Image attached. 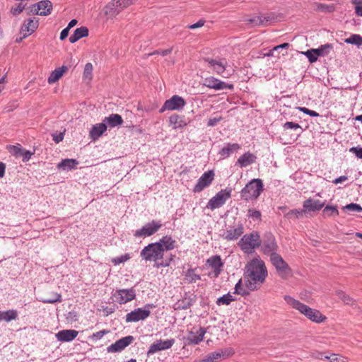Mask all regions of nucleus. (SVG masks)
I'll return each mask as SVG.
<instances>
[{
	"instance_id": "4",
	"label": "nucleus",
	"mask_w": 362,
	"mask_h": 362,
	"mask_svg": "<svg viewBox=\"0 0 362 362\" xmlns=\"http://www.w3.org/2000/svg\"><path fill=\"white\" fill-rule=\"evenodd\" d=\"M264 189L262 180L255 178L250 180L240 191V198L245 201L255 200Z\"/></svg>"
},
{
	"instance_id": "37",
	"label": "nucleus",
	"mask_w": 362,
	"mask_h": 362,
	"mask_svg": "<svg viewBox=\"0 0 362 362\" xmlns=\"http://www.w3.org/2000/svg\"><path fill=\"white\" fill-rule=\"evenodd\" d=\"M194 303V299L191 297H185L176 303V309L187 310L189 309Z\"/></svg>"
},
{
	"instance_id": "33",
	"label": "nucleus",
	"mask_w": 362,
	"mask_h": 362,
	"mask_svg": "<svg viewBox=\"0 0 362 362\" xmlns=\"http://www.w3.org/2000/svg\"><path fill=\"white\" fill-rule=\"evenodd\" d=\"M67 71L66 66H62L58 69H54L49 76L47 81L49 84L54 83L57 82L63 75L64 72Z\"/></svg>"
},
{
	"instance_id": "26",
	"label": "nucleus",
	"mask_w": 362,
	"mask_h": 362,
	"mask_svg": "<svg viewBox=\"0 0 362 362\" xmlns=\"http://www.w3.org/2000/svg\"><path fill=\"white\" fill-rule=\"evenodd\" d=\"M106 130L107 126H105V123L103 122L102 123L96 124L93 126L90 131V138L92 140L95 141L98 139Z\"/></svg>"
},
{
	"instance_id": "8",
	"label": "nucleus",
	"mask_w": 362,
	"mask_h": 362,
	"mask_svg": "<svg viewBox=\"0 0 362 362\" xmlns=\"http://www.w3.org/2000/svg\"><path fill=\"white\" fill-rule=\"evenodd\" d=\"M155 308L153 304H146L143 308H136L126 315L127 322H136L139 320H144L149 317L151 309Z\"/></svg>"
},
{
	"instance_id": "12",
	"label": "nucleus",
	"mask_w": 362,
	"mask_h": 362,
	"mask_svg": "<svg viewBox=\"0 0 362 362\" xmlns=\"http://www.w3.org/2000/svg\"><path fill=\"white\" fill-rule=\"evenodd\" d=\"M136 291L131 288L128 289H118L112 294L113 300L119 303L125 304L132 301L136 298Z\"/></svg>"
},
{
	"instance_id": "63",
	"label": "nucleus",
	"mask_w": 362,
	"mask_h": 362,
	"mask_svg": "<svg viewBox=\"0 0 362 362\" xmlns=\"http://www.w3.org/2000/svg\"><path fill=\"white\" fill-rule=\"evenodd\" d=\"M204 23H205V21L201 19L199 21H197V23L188 25V28L189 29H191V30L196 29V28H201V27H202L204 25Z\"/></svg>"
},
{
	"instance_id": "55",
	"label": "nucleus",
	"mask_w": 362,
	"mask_h": 362,
	"mask_svg": "<svg viewBox=\"0 0 362 362\" xmlns=\"http://www.w3.org/2000/svg\"><path fill=\"white\" fill-rule=\"evenodd\" d=\"M42 301L45 303H55L57 302H61L62 296L58 293H55L54 298L43 299Z\"/></svg>"
},
{
	"instance_id": "35",
	"label": "nucleus",
	"mask_w": 362,
	"mask_h": 362,
	"mask_svg": "<svg viewBox=\"0 0 362 362\" xmlns=\"http://www.w3.org/2000/svg\"><path fill=\"white\" fill-rule=\"evenodd\" d=\"M196 270V268H190L186 271L185 274V280L186 281L187 283L192 284L201 279L200 275L195 272Z\"/></svg>"
},
{
	"instance_id": "1",
	"label": "nucleus",
	"mask_w": 362,
	"mask_h": 362,
	"mask_svg": "<svg viewBox=\"0 0 362 362\" xmlns=\"http://www.w3.org/2000/svg\"><path fill=\"white\" fill-rule=\"evenodd\" d=\"M267 275L264 262L259 257L253 258L245 266V286L250 291L258 290L265 282Z\"/></svg>"
},
{
	"instance_id": "15",
	"label": "nucleus",
	"mask_w": 362,
	"mask_h": 362,
	"mask_svg": "<svg viewBox=\"0 0 362 362\" xmlns=\"http://www.w3.org/2000/svg\"><path fill=\"white\" fill-rule=\"evenodd\" d=\"M206 329L200 327L199 329L191 330L187 337H184L185 344L187 345H196L203 341Z\"/></svg>"
},
{
	"instance_id": "9",
	"label": "nucleus",
	"mask_w": 362,
	"mask_h": 362,
	"mask_svg": "<svg viewBox=\"0 0 362 362\" xmlns=\"http://www.w3.org/2000/svg\"><path fill=\"white\" fill-rule=\"evenodd\" d=\"M162 226L160 221L153 220L146 223L141 228L134 231L135 238H145L155 234Z\"/></svg>"
},
{
	"instance_id": "29",
	"label": "nucleus",
	"mask_w": 362,
	"mask_h": 362,
	"mask_svg": "<svg viewBox=\"0 0 362 362\" xmlns=\"http://www.w3.org/2000/svg\"><path fill=\"white\" fill-rule=\"evenodd\" d=\"M257 157L250 152H246L239 157L237 160V164L241 168L247 167L255 162Z\"/></svg>"
},
{
	"instance_id": "49",
	"label": "nucleus",
	"mask_w": 362,
	"mask_h": 362,
	"mask_svg": "<svg viewBox=\"0 0 362 362\" xmlns=\"http://www.w3.org/2000/svg\"><path fill=\"white\" fill-rule=\"evenodd\" d=\"M247 216L251 218L253 221H261V213L259 211L250 209L248 210Z\"/></svg>"
},
{
	"instance_id": "43",
	"label": "nucleus",
	"mask_w": 362,
	"mask_h": 362,
	"mask_svg": "<svg viewBox=\"0 0 362 362\" xmlns=\"http://www.w3.org/2000/svg\"><path fill=\"white\" fill-rule=\"evenodd\" d=\"M336 295L338 296L339 299H341L345 304L347 305H354V300L352 298H351L349 295L345 293L342 291H337L336 292Z\"/></svg>"
},
{
	"instance_id": "20",
	"label": "nucleus",
	"mask_w": 362,
	"mask_h": 362,
	"mask_svg": "<svg viewBox=\"0 0 362 362\" xmlns=\"http://www.w3.org/2000/svg\"><path fill=\"white\" fill-rule=\"evenodd\" d=\"M207 264L213 269V272L209 276L213 275V277L217 278L222 272L223 263L219 255H215L207 259Z\"/></svg>"
},
{
	"instance_id": "36",
	"label": "nucleus",
	"mask_w": 362,
	"mask_h": 362,
	"mask_svg": "<svg viewBox=\"0 0 362 362\" xmlns=\"http://www.w3.org/2000/svg\"><path fill=\"white\" fill-rule=\"evenodd\" d=\"M18 317V313L16 310L0 311V321L10 322Z\"/></svg>"
},
{
	"instance_id": "5",
	"label": "nucleus",
	"mask_w": 362,
	"mask_h": 362,
	"mask_svg": "<svg viewBox=\"0 0 362 362\" xmlns=\"http://www.w3.org/2000/svg\"><path fill=\"white\" fill-rule=\"evenodd\" d=\"M261 239L257 231L244 235L238 242V246L247 254H251L254 250L261 245Z\"/></svg>"
},
{
	"instance_id": "25",
	"label": "nucleus",
	"mask_w": 362,
	"mask_h": 362,
	"mask_svg": "<svg viewBox=\"0 0 362 362\" xmlns=\"http://www.w3.org/2000/svg\"><path fill=\"white\" fill-rule=\"evenodd\" d=\"M243 233V227L242 225H238L236 228H230L226 230L222 236L227 240H234L238 239Z\"/></svg>"
},
{
	"instance_id": "51",
	"label": "nucleus",
	"mask_w": 362,
	"mask_h": 362,
	"mask_svg": "<svg viewBox=\"0 0 362 362\" xmlns=\"http://www.w3.org/2000/svg\"><path fill=\"white\" fill-rule=\"evenodd\" d=\"M34 153L35 151L32 152L30 151L23 148L20 154V158H22L23 162H27L30 159Z\"/></svg>"
},
{
	"instance_id": "2",
	"label": "nucleus",
	"mask_w": 362,
	"mask_h": 362,
	"mask_svg": "<svg viewBox=\"0 0 362 362\" xmlns=\"http://www.w3.org/2000/svg\"><path fill=\"white\" fill-rule=\"evenodd\" d=\"M284 299L288 304L299 310L313 322L320 323L326 320V317L319 310L313 309L289 296H285Z\"/></svg>"
},
{
	"instance_id": "11",
	"label": "nucleus",
	"mask_w": 362,
	"mask_h": 362,
	"mask_svg": "<svg viewBox=\"0 0 362 362\" xmlns=\"http://www.w3.org/2000/svg\"><path fill=\"white\" fill-rule=\"evenodd\" d=\"M278 249L279 247L274 236L272 233L266 234L262 245V252L264 255H269L271 258L274 255H279L277 253Z\"/></svg>"
},
{
	"instance_id": "56",
	"label": "nucleus",
	"mask_w": 362,
	"mask_h": 362,
	"mask_svg": "<svg viewBox=\"0 0 362 362\" xmlns=\"http://www.w3.org/2000/svg\"><path fill=\"white\" fill-rule=\"evenodd\" d=\"M262 25H266L268 22L272 21L275 19V16L274 13H267L265 15L261 16Z\"/></svg>"
},
{
	"instance_id": "16",
	"label": "nucleus",
	"mask_w": 362,
	"mask_h": 362,
	"mask_svg": "<svg viewBox=\"0 0 362 362\" xmlns=\"http://www.w3.org/2000/svg\"><path fill=\"white\" fill-rule=\"evenodd\" d=\"M134 340V337L132 335H129L119 339L116 341L114 344H112L107 348V351L109 353L120 352L124 350L127 346L130 345Z\"/></svg>"
},
{
	"instance_id": "62",
	"label": "nucleus",
	"mask_w": 362,
	"mask_h": 362,
	"mask_svg": "<svg viewBox=\"0 0 362 362\" xmlns=\"http://www.w3.org/2000/svg\"><path fill=\"white\" fill-rule=\"evenodd\" d=\"M221 120L222 117L211 118L209 119L207 125L208 127H214Z\"/></svg>"
},
{
	"instance_id": "3",
	"label": "nucleus",
	"mask_w": 362,
	"mask_h": 362,
	"mask_svg": "<svg viewBox=\"0 0 362 362\" xmlns=\"http://www.w3.org/2000/svg\"><path fill=\"white\" fill-rule=\"evenodd\" d=\"M163 252L161 249V246L157 243H150L147 246L144 247L141 252L140 256L146 261H153L156 263L158 267H166L169 266V262L162 261L159 262V260L163 259Z\"/></svg>"
},
{
	"instance_id": "44",
	"label": "nucleus",
	"mask_w": 362,
	"mask_h": 362,
	"mask_svg": "<svg viewBox=\"0 0 362 362\" xmlns=\"http://www.w3.org/2000/svg\"><path fill=\"white\" fill-rule=\"evenodd\" d=\"M225 352H212L209 354L205 358L203 359L204 362H217V361L223 356Z\"/></svg>"
},
{
	"instance_id": "7",
	"label": "nucleus",
	"mask_w": 362,
	"mask_h": 362,
	"mask_svg": "<svg viewBox=\"0 0 362 362\" xmlns=\"http://www.w3.org/2000/svg\"><path fill=\"white\" fill-rule=\"evenodd\" d=\"M232 189L226 188L218 192L208 202L206 208L211 211L223 206L231 197Z\"/></svg>"
},
{
	"instance_id": "22",
	"label": "nucleus",
	"mask_w": 362,
	"mask_h": 362,
	"mask_svg": "<svg viewBox=\"0 0 362 362\" xmlns=\"http://www.w3.org/2000/svg\"><path fill=\"white\" fill-rule=\"evenodd\" d=\"M34 7H37V14L42 16L49 15L52 11V3L49 0H42L34 4Z\"/></svg>"
},
{
	"instance_id": "59",
	"label": "nucleus",
	"mask_w": 362,
	"mask_h": 362,
	"mask_svg": "<svg viewBox=\"0 0 362 362\" xmlns=\"http://www.w3.org/2000/svg\"><path fill=\"white\" fill-rule=\"evenodd\" d=\"M330 362H347V359L342 356L332 354V358H330Z\"/></svg>"
},
{
	"instance_id": "54",
	"label": "nucleus",
	"mask_w": 362,
	"mask_h": 362,
	"mask_svg": "<svg viewBox=\"0 0 362 362\" xmlns=\"http://www.w3.org/2000/svg\"><path fill=\"white\" fill-rule=\"evenodd\" d=\"M109 332H110L109 330H106V329L100 330L99 332L93 333L90 336V339L93 340H95V341H98V340L102 339L104 337V335L109 333Z\"/></svg>"
},
{
	"instance_id": "58",
	"label": "nucleus",
	"mask_w": 362,
	"mask_h": 362,
	"mask_svg": "<svg viewBox=\"0 0 362 362\" xmlns=\"http://www.w3.org/2000/svg\"><path fill=\"white\" fill-rule=\"evenodd\" d=\"M351 153L355 154V156L358 158H362V147L361 146H355L352 147L349 149Z\"/></svg>"
},
{
	"instance_id": "64",
	"label": "nucleus",
	"mask_w": 362,
	"mask_h": 362,
	"mask_svg": "<svg viewBox=\"0 0 362 362\" xmlns=\"http://www.w3.org/2000/svg\"><path fill=\"white\" fill-rule=\"evenodd\" d=\"M173 49L170 48V49H163V50H157V51H155L154 52L150 54V55H152V54H160L161 56H166L168 54H169L170 53H171Z\"/></svg>"
},
{
	"instance_id": "24",
	"label": "nucleus",
	"mask_w": 362,
	"mask_h": 362,
	"mask_svg": "<svg viewBox=\"0 0 362 362\" xmlns=\"http://www.w3.org/2000/svg\"><path fill=\"white\" fill-rule=\"evenodd\" d=\"M78 332L74 329H64L56 334V338L59 341H71L78 335Z\"/></svg>"
},
{
	"instance_id": "32",
	"label": "nucleus",
	"mask_w": 362,
	"mask_h": 362,
	"mask_svg": "<svg viewBox=\"0 0 362 362\" xmlns=\"http://www.w3.org/2000/svg\"><path fill=\"white\" fill-rule=\"evenodd\" d=\"M78 162L76 159H64L57 164V168L64 171H69L74 169Z\"/></svg>"
},
{
	"instance_id": "27",
	"label": "nucleus",
	"mask_w": 362,
	"mask_h": 362,
	"mask_svg": "<svg viewBox=\"0 0 362 362\" xmlns=\"http://www.w3.org/2000/svg\"><path fill=\"white\" fill-rule=\"evenodd\" d=\"M161 246L163 252L173 250L175 247L176 241L171 236H163L158 242H156Z\"/></svg>"
},
{
	"instance_id": "13",
	"label": "nucleus",
	"mask_w": 362,
	"mask_h": 362,
	"mask_svg": "<svg viewBox=\"0 0 362 362\" xmlns=\"http://www.w3.org/2000/svg\"><path fill=\"white\" fill-rule=\"evenodd\" d=\"M186 102L183 98L177 95L172 96L170 99L167 100L160 110V112H163L165 110H180L185 106Z\"/></svg>"
},
{
	"instance_id": "48",
	"label": "nucleus",
	"mask_w": 362,
	"mask_h": 362,
	"mask_svg": "<svg viewBox=\"0 0 362 362\" xmlns=\"http://www.w3.org/2000/svg\"><path fill=\"white\" fill-rule=\"evenodd\" d=\"M8 152L16 158H20V154L22 151V148L20 146L10 145L7 147Z\"/></svg>"
},
{
	"instance_id": "52",
	"label": "nucleus",
	"mask_w": 362,
	"mask_h": 362,
	"mask_svg": "<svg viewBox=\"0 0 362 362\" xmlns=\"http://www.w3.org/2000/svg\"><path fill=\"white\" fill-rule=\"evenodd\" d=\"M304 54L308 57L310 63L315 62L317 60V56L316 55L314 49L307 50L304 52Z\"/></svg>"
},
{
	"instance_id": "53",
	"label": "nucleus",
	"mask_w": 362,
	"mask_h": 362,
	"mask_svg": "<svg viewBox=\"0 0 362 362\" xmlns=\"http://www.w3.org/2000/svg\"><path fill=\"white\" fill-rule=\"evenodd\" d=\"M344 209H346L351 211H356V212H361L362 211V207L361 205L355 203H351L347 205H346L344 207Z\"/></svg>"
},
{
	"instance_id": "28",
	"label": "nucleus",
	"mask_w": 362,
	"mask_h": 362,
	"mask_svg": "<svg viewBox=\"0 0 362 362\" xmlns=\"http://www.w3.org/2000/svg\"><path fill=\"white\" fill-rule=\"evenodd\" d=\"M103 122L105 123V126L113 128L121 125L123 123V119L118 114H111L108 117H105Z\"/></svg>"
},
{
	"instance_id": "42",
	"label": "nucleus",
	"mask_w": 362,
	"mask_h": 362,
	"mask_svg": "<svg viewBox=\"0 0 362 362\" xmlns=\"http://www.w3.org/2000/svg\"><path fill=\"white\" fill-rule=\"evenodd\" d=\"M93 69V65L91 63L88 62V63L86 64V65L84 66L83 74V78L85 81H91L92 77H93V75H92Z\"/></svg>"
},
{
	"instance_id": "21",
	"label": "nucleus",
	"mask_w": 362,
	"mask_h": 362,
	"mask_svg": "<svg viewBox=\"0 0 362 362\" xmlns=\"http://www.w3.org/2000/svg\"><path fill=\"white\" fill-rule=\"evenodd\" d=\"M39 21L35 18H29L25 21L21 28V33L23 35V37L33 34L38 28Z\"/></svg>"
},
{
	"instance_id": "41",
	"label": "nucleus",
	"mask_w": 362,
	"mask_h": 362,
	"mask_svg": "<svg viewBox=\"0 0 362 362\" xmlns=\"http://www.w3.org/2000/svg\"><path fill=\"white\" fill-rule=\"evenodd\" d=\"M332 48V45L331 44L327 43L323 45H321L317 49H314L316 55L318 57H324L327 55L330 50Z\"/></svg>"
},
{
	"instance_id": "57",
	"label": "nucleus",
	"mask_w": 362,
	"mask_h": 362,
	"mask_svg": "<svg viewBox=\"0 0 362 362\" xmlns=\"http://www.w3.org/2000/svg\"><path fill=\"white\" fill-rule=\"evenodd\" d=\"M247 23L249 24H252L253 25H262V21L261 16L249 18V19L247 20Z\"/></svg>"
},
{
	"instance_id": "14",
	"label": "nucleus",
	"mask_w": 362,
	"mask_h": 362,
	"mask_svg": "<svg viewBox=\"0 0 362 362\" xmlns=\"http://www.w3.org/2000/svg\"><path fill=\"white\" fill-rule=\"evenodd\" d=\"M215 173L214 170H208L204 173L197 180V184L194 187L193 192L194 193H199L205 188L210 186L214 180Z\"/></svg>"
},
{
	"instance_id": "34",
	"label": "nucleus",
	"mask_w": 362,
	"mask_h": 362,
	"mask_svg": "<svg viewBox=\"0 0 362 362\" xmlns=\"http://www.w3.org/2000/svg\"><path fill=\"white\" fill-rule=\"evenodd\" d=\"M169 122L173 129L182 128L187 125L183 117L178 115H173L169 117Z\"/></svg>"
},
{
	"instance_id": "23",
	"label": "nucleus",
	"mask_w": 362,
	"mask_h": 362,
	"mask_svg": "<svg viewBox=\"0 0 362 362\" xmlns=\"http://www.w3.org/2000/svg\"><path fill=\"white\" fill-rule=\"evenodd\" d=\"M325 203L320 200H315L311 198L306 199L303 204L305 212L319 211L322 209Z\"/></svg>"
},
{
	"instance_id": "6",
	"label": "nucleus",
	"mask_w": 362,
	"mask_h": 362,
	"mask_svg": "<svg viewBox=\"0 0 362 362\" xmlns=\"http://www.w3.org/2000/svg\"><path fill=\"white\" fill-rule=\"evenodd\" d=\"M270 262L281 279L286 280L293 276L291 268L279 254L274 255Z\"/></svg>"
},
{
	"instance_id": "19",
	"label": "nucleus",
	"mask_w": 362,
	"mask_h": 362,
	"mask_svg": "<svg viewBox=\"0 0 362 362\" xmlns=\"http://www.w3.org/2000/svg\"><path fill=\"white\" fill-rule=\"evenodd\" d=\"M204 62L208 64V66L211 68L213 71L217 74H222L227 66V62L225 59H212L206 57L204 59Z\"/></svg>"
},
{
	"instance_id": "10",
	"label": "nucleus",
	"mask_w": 362,
	"mask_h": 362,
	"mask_svg": "<svg viewBox=\"0 0 362 362\" xmlns=\"http://www.w3.org/2000/svg\"><path fill=\"white\" fill-rule=\"evenodd\" d=\"M133 3L132 0H112L105 8L106 15L113 17Z\"/></svg>"
},
{
	"instance_id": "30",
	"label": "nucleus",
	"mask_w": 362,
	"mask_h": 362,
	"mask_svg": "<svg viewBox=\"0 0 362 362\" xmlns=\"http://www.w3.org/2000/svg\"><path fill=\"white\" fill-rule=\"evenodd\" d=\"M240 146L238 144H226L219 151L222 158H226L230 156L234 152L238 151Z\"/></svg>"
},
{
	"instance_id": "50",
	"label": "nucleus",
	"mask_w": 362,
	"mask_h": 362,
	"mask_svg": "<svg viewBox=\"0 0 362 362\" xmlns=\"http://www.w3.org/2000/svg\"><path fill=\"white\" fill-rule=\"evenodd\" d=\"M130 259V255L129 254H125L121 255L119 257H115L112 259V262L115 265H118L121 263H124Z\"/></svg>"
},
{
	"instance_id": "40",
	"label": "nucleus",
	"mask_w": 362,
	"mask_h": 362,
	"mask_svg": "<svg viewBox=\"0 0 362 362\" xmlns=\"http://www.w3.org/2000/svg\"><path fill=\"white\" fill-rule=\"evenodd\" d=\"M344 42L359 47L362 45V37L359 34H351L349 37L344 40Z\"/></svg>"
},
{
	"instance_id": "46",
	"label": "nucleus",
	"mask_w": 362,
	"mask_h": 362,
	"mask_svg": "<svg viewBox=\"0 0 362 362\" xmlns=\"http://www.w3.org/2000/svg\"><path fill=\"white\" fill-rule=\"evenodd\" d=\"M234 290L235 294L240 295L242 296H245L249 294L248 291H247L243 286L242 279H240L235 284Z\"/></svg>"
},
{
	"instance_id": "45",
	"label": "nucleus",
	"mask_w": 362,
	"mask_h": 362,
	"mask_svg": "<svg viewBox=\"0 0 362 362\" xmlns=\"http://www.w3.org/2000/svg\"><path fill=\"white\" fill-rule=\"evenodd\" d=\"M324 216H336L339 215L337 208L334 206H327L322 211Z\"/></svg>"
},
{
	"instance_id": "31",
	"label": "nucleus",
	"mask_w": 362,
	"mask_h": 362,
	"mask_svg": "<svg viewBox=\"0 0 362 362\" xmlns=\"http://www.w3.org/2000/svg\"><path fill=\"white\" fill-rule=\"evenodd\" d=\"M88 35V29L86 27L81 26L76 28L74 33L69 37V42L71 43H75L82 37Z\"/></svg>"
},
{
	"instance_id": "60",
	"label": "nucleus",
	"mask_w": 362,
	"mask_h": 362,
	"mask_svg": "<svg viewBox=\"0 0 362 362\" xmlns=\"http://www.w3.org/2000/svg\"><path fill=\"white\" fill-rule=\"evenodd\" d=\"M24 9V6L22 4H18V5L16 7H12L11 12L13 16H17L20 14Z\"/></svg>"
},
{
	"instance_id": "18",
	"label": "nucleus",
	"mask_w": 362,
	"mask_h": 362,
	"mask_svg": "<svg viewBox=\"0 0 362 362\" xmlns=\"http://www.w3.org/2000/svg\"><path fill=\"white\" fill-rule=\"evenodd\" d=\"M203 85L209 88L214 89L216 90H223L226 88L233 89V84L226 83L214 77H208L204 80Z\"/></svg>"
},
{
	"instance_id": "17",
	"label": "nucleus",
	"mask_w": 362,
	"mask_h": 362,
	"mask_svg": "<svg viewBox=\"0 0 362 362\" xmlns=\"http://www.w3.org/2000/svg\"><path fill=\"white\" fill-rule=\"evenodd\" d=\"M175 342V341L174 339L156 340L149 346L147 354L151 355L160 351L169 349L173 346Z\"/></svg>"
},
{
	"instance_id": "39",
	"label": "nucleus",
	"mask_w": 362,
	"mask_h": 362,
	"mask_svg": "<svg viewBox=\"0 0 362 362\" xmlns=\"http://www.w3.org/2000/svg\"><path fill=\"white\" fill-rule=\"evenodd\" d=\"M235 300V298L230 294V293H228L227 294H225L223 296L217 298L216 303L218 306L229 305L232 302Z\"/></svg>"
},
{
	"instance_id": "47",
	"label": "nucleus",
	"mask_w": 362,
	"mask_h": 362,
	"mask_svg": "<svg viewBox=\"0 0 362 362\" xmlns=\"http://www.w3.org/2000/svg\"><path fill=\"white\" fill-rule=\"evenodd\" d=\"M304 212H305L304 210H301V209H292L285 214V217L288 219H291L293 218H298L303 216V214Z\"/></svg>"
},
{
	"instance_id": "61",
	"label": "nucleus",
	"mask_w": 362,
	"mask_h": 362,
	"mask_svg": "<svg viewBox=\"0 0 362 362\" xmlns=\"http://www.w3.org/2000/svg\"><path fill=\"white\" fill-rule=\"evenodd\" d=\"M53 141L58 144L61 142L64 139V132H60L59 134L54 133L52 134Z\"/></svg>"
},
{
	"instance_id": "38",
	"label": "nucleus",
	"mask_w": 362,
	"mask_h": 362,
	"mask_svg": "<svg viewBox=\"0 0 362 362\" xmlns=\"http://www.w3.org/2000/svg\"><path fill=\"white\" fill-rule=\"evenodd\" d=\"M283 129L284 130L292 129L295 131L296 132V137L299 136L303 131L299 124L293 122H286L284 124Z\"/></svg>"
}]
</instances>
